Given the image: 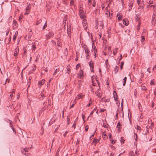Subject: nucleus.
<instances>
[{
    "mask_svg": "<svg viewBox=\"0 0 156 156\" xmlns=\"http://www.w3.org/2000/svg\"><path fill=\"white\" fill-rule=\"evenodd\" d=\"M97 49H94V53H95V55H94V56H95V57H96V52L97 51Z\"/></svg>",
    "mask_w": 156,
    "mask_h": 156,
    "instance_id": "nucleus-55",
    "label": "nucleus"
},
{
    "mask_svg": "<svg viewBox=\"0 0 156 156\" xmlns=\"http://www.w3.org/2000/svg\"><path fill=\"white\" fill-rule=\"evenodd\" d=\"M83 49H88V48L86 45L84 44L83 46Z\"/></svg>",
    "mask_w": 156,
    "mask_h": 156,
    "instance_id": "nucleus-46",
    "label": "nucleus"
},
{
    "mask_svg": "<svg viewBox=\"0 0 156 156\" xmlns=\"http://www.w3.org/2000/svg\"><path fill=\"white\" fill-rule=\"evenodd\" d=\"M82 118L83 120H84V119L85 118V116L84 115H82Z\"/></svg>",
    "mask_w": 156,
    "mask_h": 156,
    "instance_id": "nucleus-62",
    "label": "nucleus"
},
{
    "mask_svg": "<svg viewBox=\"0 0 156 156\" xmlns=\"http://www.w3.org/2000/svg\"><path fill=\"white\" fill-rule=\"evenodd\" d=\"M26 9L27 11L29 12L30 11V9L28 6L26 8Z\"/></svg>",
    "mask_w": 156,
    "mask_h": 156,
    "instance_id": "nucleus-41",
    "label": "nucleus"
},
{
    "mask_svg": "<svg viewBox=\"0 0 156 156\" xmlns=\"http://www.w3.org/2000/svg\"><path fill=\"white\" fill-rule=\"evenodd\" d=\"M59 69L58 68L57 69H56L55 72V73H57V72H59Z\"/></svg>",
    "mask_w": 156,
    "mask_h": 156,
    "instance_id": "nucleus-53",
    "label": "nucleus"
},
{
    "mask_svg": "<svg viewBox=\"0 0 156 156\" xmlns=\"http://www.w3.org/2000/svg\"><path fill=\"white\" fill-rule=\"evenodd\" d=\"M113 92L114 93H113V95H114V100L115 101H116L117 99L118 98V96L117 95V94L115 92V90H114L113 91Z\"/></svg>",
    "mask_w": 156,
    "mask_h": 156,
    "instance_id": "nucleus-7",
    "label": "nucleus"
},
{
    "mask_svg": "<svg viewBox=\"0 0 156 156\" xmlns=\"http://www.w3.org/2000/svg\"><path fill=\"white\" fill-rule=\"evenodd\" d=\"M100 90L99 89H98L96 92H95V94L99 98L101 97V94L100 92Z\"/></svg>",
    "mask_w": 156,
    "mask_h": 156,
    "instance_id": "nucleus-4",
    "label": "nucleus"
},
{
    "mask_svg": "<svg viewBox=\"0 0 156 156\" xmlns=\"http://www.w3.org/2000/svg\"><path fill=\"white\" fill-rule=\"evenodd\" d=\"M80 16L81 19H84L86 17V16L83 14V13L80 14Z\"/></svg>",
    "mask_w": 156,
    "mask_h": 156,
    "instance_id": "nucleus-17",
    "label": "nucleus"
},
{
    "mask_svg": "<svg viewBox=\"0 0 156 156\" xmlns=\"http://www.w3.org/2000/svg\"><path fill=\"white\" fill-rule=\"evenodd\" d=\"M129 156H135L134 152L132 151H130L129 153Z\"/></svg>",
    "mask_w": 156,
    "mask_h": 156,
    "instance_id": "nucleus-19",
    "label": "nucleus"
},
{
    "mask_svg": "<svg viewBox=\"0 0 156 156\" xmlns=\"http://www.w3.org/2000/svg\"><path fill=\"white\" fill-rule=\"evenodd\" d=\"M121 126V124H120V122H119L117 123V128H118L119 129H120L121 128L120 127H119V126L118 127V126Z\"/></svg>",
    "mask_w": 156,
    "mask_h": 156,
    "instance_id": "nucleus-34",
    "label": "nucleus"
},
{
    "mask_svg": "<svg viewBox=\"0 0 156 156\" xmlns=\"http://www.w3.org/2000/svg\"><path fill=\"white\" fill-rule=\"evenodd\" d=\"M16 37H17V36L14 35L13 38V40L14 41H15V40L16 39Z\"/></svg>",
    "mask_w": 156,
    "mask_h": 156,
    "instance_id": "nucleus-44",
    "label": "nucleus"
},
{
    "mask_svg": "<svg viewBox=\"0 0 156 156\" xmlns=\"http://www.w3.org/2000/svg\"><path fill=\"white\" fill-rule=\"evenodd\" d=\"M103 137L104 140H106L108 138V136L105 133H103Z\"/></svg>",
    "mask_w": 156,
    "mask_h": 156,
    "instance_id": "nucleus-14",
    "label": "nucleus"
},
{
    "mask_svg": "<svg viewBox=\"0 0 156 156\" xmlns=\"http://www.w3.org/2000/svg\"><path fill=\"white\" fill-rule=\"evenodd\" d=\"M18 34V32L17 31H16L15 32V34L14 35L17 36Z\"/></svg>",
    "mask_w": 156,
    "mask_h": 156,
    "instance_id": "nucleus-63",
    "label": "nucleus"
},
{
    "mask_svg": "<svg viewBox=\"0 0 156 156\" xmlns=\"http://www.w3.org/2000/svg\"><path fill=\"white\" fill-rule=\"evenodd\" d=\"M139 16V15H137L136 16V20L137 21H138V20L140 19Z\"/></svg>",
    "mask_w": 156,
    "mask_h": 156,
    "instance_id": "nucleus-36",
    "label": "nucleus"
},
{
    "mask_svg": "<svg viewBox=\"0 0 156 156\" xmlns=\"http://www.w3.org/2000/svg\"><path fill=\"white\" fill-rule=\"evenodd\" d=\"M139 5H138L139 6V7L138 8V9H140V8L142 9H143L144 6V2L143 1H142L139 3Z\"/></svg>",
    "mask_w": 156,
    "mask_h": 156,
    "instance_id": "nucleus-3",
    "label": "nucleus"
},
{
    "mask_svg": "<svg viewBox=\"0 0 156 156\" xmlns=\"http://www.w3.org/2000/svg\"><path fill=\"white\" fill-rule=\"evenodd\" d=\"M76 123H74V124H73V125L72 126V127H73L74 128V129H75V128H76Z\"/></svg>",
    "mask_w": 156,
    "mask_h": 156,
    "instance_id": "nucleus-50",
    "label": "nucleus"
},
{
    "mask_svg": "<svg viewBox=\"0 0 156 156\" xmlns=\"http://www.w3.org/2000/svg\"><path fill=\"white\" fill-rule=\"evenodd\" d=\"M154 79H153L150 82V84L151 85H152L154 84Z\"/></svg>",
    "mask_w": 156,
    "mask_h": 156,
    "instance_id": "nucleus-28",
    "label": "nucleus"
},
{
    "mask_svg": "<svg viewBox=\"0 0 156 156\" xmlns=\"http://www.w3.org/2000/svg\"><path fill=\"white\" fill-rule=\"evenodd\" d=\"M132 7H131V6H129V11H130L131 9H132Z\"/></svg>",
    "mask_w": 156,
    "mask_h": 156,
    "instance_id": "nucleus-61",
    "label": "nucleus"
},
{
    "mask_svg": "<svg viewBox=\"0 0 156 156\" xmlns=\"http://www.w3.org/2000/svg\"><path fill=\"white\" fill-rule=\"evenodd\" d=\"M70 119L68 118H67V124L69 125L70 123Z\"/></svg>",
    "mask_w": 156,
    "mask_h": 156,
    "instance_id": "nucleus-43",
    "label": "nucleus"
},
{
    "mask_svg": "<svg viewBox=\"0 0 156 156\" xmlns=\"http://www.w3.org/2000/svg\"><path fill=\"white\" fill-rule=\"evenodd\" d=\"M19 52V49H16L15 51V52L14 54V55L15 56H16L17 55V54Z\"/></svg>",
    "mask_w": 156,
    "mask_h": 156,
    "instance_id": "nucleus-20",
    "label": "nucleus"
},
{
    "mask_svg": "<svg viewBox=\"0 0 156 156\" xmlns=\"http://www.w3.org/2000/svg\"><path fill=\"white\" fill-rule=\"evenodd\" d=\"M46 109V108L45 107H43V108H41V110L40 111H39V115H41L42 112H43Z\"/></svg>",
    "mask_w": 156,
    "mask_h": 156,
    "instance_id": "nucleus-10",
    "label": "nucleus"
},
{
    "mask_svg": "<svg viewBox=\"0 0 156 156\" xmlns=\"http://www.w3.org/2000/svg\"><path fill=\"white\" fill-rule=\"evenodd\" d=\"M51 79H50L47 83V85H49L50 83V81L51 80Z\"/></svg>",
    "mask_w": 156,
    "mask_h": 156,
    "instance_id": "nucleus-48",
    "label": "nucleus"
},
{
    "mask_svg": "<svg viewBox=\"0 0 156 156\" xmlns=\"http://www.w3.org/2000/svg\"><path fill=\"white\" fill-rule=\"evenodd\" d=\"M88 125H86V126H85V131H87L88 130Z\"/></svg>",
    "mask_w": 156,
    "mask_h": 156,
    "instance_id": "nucleus-37",
    "label": "nucleus"
},
{
    "mask_svg": "<svg viewBox=\"0 0 156 156\" xmlns=\"http://www.w3.org/2000/svg\"><path fill=\"white\" fill-rule=\"evenodd\" d=\"M93 77H91L92 82L93 83L92 85L94 86H97V85L98 84V86L99 87V88H100V83H99V82L97 80H96V82H97V83H95L94 82V80H93V79L92 78Z\"/></svg>",
    "mask_w": 156,
    "mask_h": 156,
    "instance_id": "nucleus-2",
    "label": "nucleus"
},
{
    "mask_svg": "<svg viewBox=\"0 0 156 156\" xmlns=\"http://www.w3.org/2000/svg\"><path fill=\"white\" fill-rule=\"evenodd\" d=\"M11 127L13 131L15 133H16V131L15 130V129L12 126H11Z\"/></svg>",
    "mask_w": 156,
    "mask_h": 156,
    "instance_id": "nucleus-35",
    "label": "nucleus"
},
{
    "mask_svg": "<svg viewBox=\"0 0 156 156\" xmlns=\"http://www.w3.org/2000/svg\"><path fill=\"white\" fill-rule=\"evenodd\" d=\"M106 110V109H101L100 112H104Z\"/></svg>",
    "mask_w": 156,
    "mask_h": 156,
    "instance_id": "nucleus-49",
    "label": "nucleus"
},
{
    "mask_svg": "<svg viewBox=\"0 0 156 156\" xmlns=\"http://www.w3.org/2000/svg\"><path fill=\"white\" fill-rule=\"evenodd\" d=\"M108 126V124L104 123L103 125V126L105 128H107Z\"/></svg>",
    "mask_w": 156,
    "mask_h": 156,
    "instance_id": "nucleus-22",
    "label": "nucleus"
},
{
    "mask_svg": "<svg viewBox=\"0 0 156 156\" xmlns=\"http://www.w3.org/2000/svg\"><path fill=\"white\" fill-rule=\"evenodd\" d=\"M85 52L86 54H87V55L88 56H90V52L89 50V49H84Z\"/></svg>",
    "mask_w": 156,
    "mask_h": 156,
    "instance_id": "nucleus-9",
    "label": "nucleus"
},
{
    "mask_svg": "<svg viewBox=\"0 0 156 156\" xmlns=\"http://www.w3.org/2000/svg\"><path fill=\"white\" fill-rule=\"evenodd\" d=\"M45 80L44 79H42L41 81H40L38 82V84L39 85L41 86V85H43L45 82Z\"/></svg>",
    "mask_w": 156,
    "mask_h": 156,
    "instance_id": "nucleus-5",
    "label": "nucleus"
},
{
    "mask_svg": "<svg viewBox=\"0 0 156 156\" xmlns=\"http://www.w3.org/2000/svg\"><path fill=\"white\" fill-rule=\"evenodd\" d=\"M142 39L141 41L142 42H143L145 40V37L144 36H142Z\"/></svg>",
    "mask_w": 156,
    "mask_h": 156,
    "instance_id": "nucleus-27",
    "label": "nucleus"
},
{
    "mask_svg": "<svg viewBox=\"0 0 156 156\" xmlns=\"http://www.w3.org/2000/svg\"><path fill=\"white\" fill-rule=\"evenodd\" d=\"M111 29H108V31H107V32H108V34H110V33H111Z\"/></svg>",
    "mask_w": 156,
    "mask_h": 156,
    "instance_id": "nucleus-42",
    "label": "nucleus"
},
{
    "mask_svg": "<svg viewBox=\"0 0 156 156\" xmlns=\"http://www.w3.org/2000/svg\"><path fill=\"white\" fill-rule=\"evenodd\" d=\"M150 127L149 126H146V131L147 132V133H148L149 132V130L148 129L150 128Z\"/></svg>",
    "mask_w": 156,
    "mask_h": 156,
    "instance_id": "nucleus-24",
    "label": "nucleus"
},
{
    "mask_svg": "<svg viewBox=\"0 0 156 156\" xmlns=\"http://www.w3.org/2000/svg\"><path fill=\"white\" fill-rule=\"evenodd\" d=\"M98 142V139L94 138L93 140V142L95 144H97Z\"/></svg>",
    "mask_w": 156,
    "mask_h": 156,
    "instance_id": "nucleus-21",
    "label": "nucleus"
},
{
    "mask_svg": "<svg viewBox=\"0 0 156 156\" xmlns=\"http://www.w3.org/2000/svg\"><path fill=\"white\" fill-rule=\"evenodd\" d=\"M142 90L144 91H146L147 90V88L144 86H143L142 87Z\"/></svg>",
    "mask_w": 156,
    "mask_h": 156,
    "instance_id": "nucleus-38",
    "label": "nucleus"
},
{
    "mask_svg": "<svg viewBox=\"0 0 156 156\" xmlns=\"http://www.w3.org/2000/svg\"><path fill=\"white\" fill-rule=\"evenodd\" d=\"M126 80H127V77H125L123 79V86H125V85Z\"/></svg>",
    "mask_w": 156,
    "mask_h": 156,
    "instance_id": "nucleus-16",
    "label": "nucleus"
},
{
    "mask_svg": "<svg viewBox=\"0 0 156 156\" xmlns=\"http://www.w3.org/2000/svg\"><path fill=\"white\" fill-rule=\"evenodd\" d=\"M124 62H121V66H120V68L121 69H122L123 66L124 65Z\"/></svg>",
    "mask_w": 156,
    "mask_h": 156,
    "instance_id": "nucleus-31",
    "label": "nucleus"
},
{
    "mask_svg": "<svg viewBox=\"0 0 156 156\" xmlns=\"http://www.w3.org/2000/svg\"><path fill=\"white\" fill-rule=\"evenodd\" d=\"M92 6L94 7L95 6V2L94 1L93 2Z\"/></svg>",
    "mask_w": 156,
    "mask_h": 156,
    "instance_id": "nucleus-60",
    "label": "nucleus"
},
{
    "mask_svg": "<svg viewBox=\"0 0 156 156\" xmlns=\"http://www.w3.org/2000/svg\"><path fill=\"white\" fill-rule=\"evenodd\" d=\"M133 5V3L131 2L129 4V6H131V7H132Z\"/></svg>",
    "mask_w": 156,
    "mask_h": 156,
    "instance_id": "nucleus-52",
    "label": "nucleus"
},
{
    "mask_svg": "<svg viewBox=\"0 0 156 156\" xmlns=\"http://www.w3.org/2000/svg\"><path fill=\"white\" fill-rule=\"evenodd\" d=\"M28 150H29V147H26V148H25L24 149V150L26 152H27L28 151Z\"/></svg>",
    "mask_w": 156,
    "mask_h": 156,
    "instance_id": "nucleus-39",
    "label": "nucleus"
},
{
    "mask_svg": "<svg viewBox=\"0 0 156 156\" xmlns=\"http://www.w3.org/2000/svg\"><path fill=\"white\" fill-rule=\"evenodd\" d=\"M9 121L10 122L9 123H10V126L11 127V126H12V121H11V120H9Z\"/></svg>",
    "mask_w": 156,
    "mask_h": 156,
    "instance_id": "nucleus-59",
    "label": "nucleus"
},
{
    "mask_svg": "<svg viewBox=\"0 0 156 156\" xmlns=\"http://www.w3.org/2000/svg\"><path fill=\"white\" fill-rule=\"evenodd\" d=\"M31 34H30L29 35H26L25 37V38L26 40H28L29 39H30L31 38Z\"/></svg>",
    "mask_w": 156,
    "mask_h": 156,
    "instance_id": "nucleus-13",
    "label": "nucleus"
},
{
    "mask_svg": "<svg viewBox=\"0 0 156 156\" xmlns=\"http://www.w3.org/2000/svg\"><path fill=\"white\" fill-rule=\"evenodd\" d=\"M91 104V103H89L87 105V107H89Z\"/></svg>",
    "mask_w": 156,
    "mask_h": 156,
    "instance_id": "nucleus-64",
    "label": "nucleus"
},
{
    "mask_svg": "<svg viewBox=\"0 0 156 156\" xmlns=\"http://www.w3.org/2000/svg\"><path fill=\"white\" fill-rule=\"evenodd\" d=\"M80 67V65L79 64H78L76 65V69H77Z\"/></svg>",
    "mask_w": 156,
    "mask_h": 156,
    "instance_id": "nucleus-51",
    "label": "nucleus"
},
{
    "mask_svg": "<svg viewBox=\"0 0 156 156\" xmlns=\"http://www.w3.org/2000/svg\"><path fill=\"white\" fill-rule=\"evenodd\" d=\"M75 105V103H73L72 105H71V106L70 107V108H72L74 106V105Z\"/></svg>",
    "mask_w": 156,
    "mask_h": 156,
    "instance_id": "nucleus-56",
    "label": "nucleus"
},
{
    "mask_svg": "<svg viewBox=\"0 0 156 156\" xmlns=\"http://www.w3.org/2000/svg\"><path fill=\"white\" fill-rule=\"evenodd\" d=\"M54 36V34L53 32L51 31L49 32L48 33V37H47L48 38H50L51 37H53Z\"/></svg>",
    "mask_w": 156,
    "mask_h": 156,
    "instance_id": "nucleus-6",
    "label": "nucleus"
},
{
    "mask_svg": "<svg viewBox=\"0 0 156 156\" xmlns=\"http://www.w3.org/2000/svg\"><path fill=\"white\" fill-rule=\"evenodd\" d=\"M136 128L137 129L139 130H140L141 129V128L138 125L136 126Z\"/></svg>",
    "mask_w": 156,
    "mask_h": 156,
    "instance_id": "nucleus-40",
    "label": "nucleus"
},
{
    "mask_svg": "<svg viewBox=\"0 0 156 156\" xmlns=\"http://www.w3.org/2000/svg\"><path fill=\"white\" fill-rule=\"evenodd\" d=\"M141 0H137V2L138 5H139V3L141 2H140Z\"/></svg>",
    "mask_w": 156,
    "mask_h": 156,
    "instance_id": "nucleus-54",
    "label": "nucleus"
},
{
    "mask_svg": "<svg viewBox=\"0 0 156 156\" xmlns=\"http://www.w3.org/2000/svg\"><path fill=\"white\" fill-rule=\"evenodd\" d=\"M67 73L69 74L70 73V69L69 67L68 66L67 67Z\"/></svg>",
    "mask_w": 156,
    "mask_h": 156,
    "instance_id": "nucleus-32",
    "label": "nucleus"
},
{
    "mask_svg": "<svg viewBox=\"0 0 156 156\" xmlns=\"http://www.w3.org/2000/svg\"><path fill=\"white\" fill-rule=\"evenodd\" d=\"M79 11L80 14L84 13V11L83 10L82 7L81 6L80 7Z\"/></svg>",
    "mask_w": 156,
    "mask_h": 156,
    "instance_id": "nucleus-18",
    "label": "nucleus"
},
{
    "mask_svg": "<svg viewBox=\"0 0 156 156\" xmlns=\"http://www.w3.org/2000/svg\"><path fill=\"white\" fill-rule=\"evenodd\" d=\"M89 65L91 69V72H94V70L93 69L94 68V63L93 62L92 60H91L89 63Z\"/></svg>",
    "mask_w": 156,
    "mask_h": 156,
    "instance_id": "nucleus-1",
    "label": "nucleus"
},
{
    "mask_svg": "<svg viewBox=\"0 0 156 156\" xmlns=\"http://www.w3.org/2000/svg\"><path fill=\"white\" fill-rule=\"evenodd\" d=\"M109 138L111 141H112V136L111 133H109Z\"/></svg>",
    "mask_w": 156,
    "mask_h": 156,
    "instance_id": "nucleus-26",
    "label": "nucleus"
},
{
    "mask_svg": "<svg viewBox=\"0 0 156 156\" xmlns=\"http://www.w3.org/2000/svg\"><path fill=\"white\" fill-rule=\"evenodd\" d=\"M99 25L101 27H104V25L103 24V22L102 21H101L99 23Z\"/></svg>",
    "mask_w": 156,
    "mask_h": 156,
    "instance_id": "nucleus-23",
    "label": "nucleus"
},
{
    "mask_svg": "<svg viewBox=\"0 0 156 156\" xmlns=\"http://www.w3.org/2000/svg\"><path fill=\"white\" fill-rule=\"evenodd\" d=\"M74 1L73 0H71L70 1V5H72L73 4Z\"/></svg>",
    "mask_w": 156,
    "mask_h": 156,
    "instance_id": "nucleus-47",
    "label": "nucleus"
},
{
    "mask_svg": "<svg viewBox=\"0 0 156 156\" xmlns=\"http://www.w3.org/2000/svg\"><path fill=\"white\" fill-rule=\"evenodd\" d=\"M114 71L115 73L116 74L119 71V67L117 66H115L114 68Z\"/></svg>",
    "mask_w": 156,
    "mask_h": 156,
    "instance_id": "nucleus-11",
    "label": "nucleus"
},
{
    "mask_svg": "<svg viewBox=\"0 0 156 156\" xmlns=\"http://www.w3.org/2000/svg\"><path fill=\"white\" fill-rule=\"evenodd\" d=\"M13 23L14 24V25L16 27L17 26V22L15 20H13Z\"/></svg>",
    "mask_w": 156,
    "mask_h": 156,
    "instance_id": "nucleus-25",
    "label": "nucleus"
},
{
    "mask_svg": "<svg viewBox=\"0 0 156 156\" xmlns=\"http://www.w3.org/2000/svg\"><path fill=\"white\" fill-rule=\"evenodd\" d=\"M41 22V20H39L37 22L36 25H37Z\"/></svg>",
    "mask_w": 156,
    "mask_h": 156,
    "instance_id": "nucleus-30",
    "label": "nucleus"
},
{
    "mask_svg": "<svg viewBox=\"0 0 156 156\" xmlns=\"http://www.w3.org/2000/svg\"><path fill=\"white\" fill-rule=\"evenodd\" d=\"M47 26V22H46V23H45V24H44V25L43 27V30H44L46 28Z\"/></svg>",
    "mask_w": 156,
    "mask_h": 156,
    "instance_id": "nucleus-29",
    "label": "nucleus"
},
{
    "mask_svg": "<svg viewBox=\"0 0 156 156\" xmlns=\"http://www.w3.org/2000/svg\"><path fill=\"white\" fill-rule=\"evenodd\" d=\"M122 16H119L118 17V21H119L122 19Z\"/></svg>",
    "mask_w": 156,
    "mask_h": 156,
    "instance_id": "nucleus-33",
    "label": "nucleus"
},
{
    "mask_svg": "<svg viewBox=\"0 0 156 156\" xmlns=\"http://www.w3.org/2000/svg\"><path fill=\"white\" fill-rule=\"evenodd\" d=\"M83 96V95H81L80 94H79L76 97V100H78L80 99V98H82Z\"/></svg>",
    "mask_w": 156,
    "mask_h": 156,
    "instance_id": "nucleus-15",
    "label": "nucleus"
},
{
    "mask_svg": "<svg viewBox=\"0 0 156 156\" xmlns=\"http://www.w3.org/2000/svg\"><path fill=\"white\" fill-rule=\"evenodd\" d=\"M94 43H93L92 44V49H95V48H96V47H94V48H93V45H94Z\"/></svg>",
    "mask_w": 156,
    "mask_h": 156,
    "instance_id": "nucleus-58",
    "label": "nucleus"
},
{
    "mask_svg": "<svg viewBox=\"0 0 156 156\" xmlns=\"http://www.w3.org/2000/svg\"><path fill=\"white\" fill-rule=\"evenodd\" d=\"M68 133V131H66L64 134V136L65 137H66V135L67 133Z\"/></svg>",
    "mask_w": 156,
    "mask_h": 156,
    "instance_id": "nucleus-57",
    "label": "nucleus"
},
{
    "mask_svg": "<svg viewBox=\"0 0 156 156\" xmlns=\"http://www.w3.org/2000/svg\"><path fill=\"white\" fill-rule=\"evenodd\" d=\"M83 74V71L80 70L78 73V76L80 78H81L82 77Z\"/></svg>",
    "mask_w": 156,
    "mask_h": 156,
    "instance_id": "nucleus-8",
    "label": "nucleus"
},
{
    "mask_svg": "<svg viewBox=\"0 0 156 156\" xmlns=\"http://www.w3.org/2000/svg\"><path fill=\"white\" fill-rule=\"evenodd\" d=\"M112 144H114L115 143L116 140H112Z\"/></svg>",
    "mask_w": 156,
    "mask_h": 156,
    "instance_id": "nucleus-45",
    "label": "nucleus"
},
{
    "mask_svg": "<svg viewBox=\"0 0 156 156\" xmlns=\"http://www.w3.org/2000/svg\"><path fill=\"white\" fill-rule=\"evenodd\" d=\"M128 22L127 21V20L126 19H124L123 20V23L126 26H127L128 24Z\"/></svg>",
    "mask_w": 156,
    "mask_h": 156,
    "instance_id": "nucleus-12",
    "label": "nucleus"
}]
</instances>
